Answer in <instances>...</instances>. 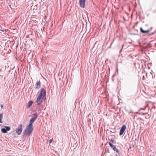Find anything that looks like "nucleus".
<instances>
[{
	"instance_id": "nucleus-5",
	"label": "nucleus",
	"mask_w": 156,
	"mask_h": 156,
	"mask_svg": "<svg viewBox=\"0 0 156 156\" xmlns=\"http://www.w3.org/2000/svg\"><path fill=\"white\" fill-rule=\"evenodd\" d=\"M33 117L31 118L29 121V123H33L35 120L37 119V113L33 114Z\"/></svg>"
},
{
	"instance_id": "nucleus-14",
	"label": "nucleus",
	"mask_w": 156,
	"mask_h": 156,
	"mask_svg": "<svg viewBox=\"0 0 156 156\" xmlns=\"http://www.w3.org/2000/svg\"><path fill=\"white\" fill-rule=\"evenodd\" d=\"M110 141L112 142V143H114V140H113L112 139H111V140H110Z\"/></svg>"
},
{
	"instance_id": "nucleus-2",
	"label": "nucleus",
	"mask_w": 156,
	"mask_h": 156,
	"mask_svg": "<svg viewBox=\"0 0 156 156\" xmlns=\"http://www.w3.org/2000/svg\"><path fill=\"white\" fill-rule=\"evenodd\" d=\"M32 123H29V124L27 126L25 130V134L27 136H29L33 130Z\"/></svg>"
},
{
	"instance_id": "nucleus-6",
	"label": "nucleus",
	"mask_w": 156,
	"mask_h": 156,
	"mask_svg": "<svg viewBox=\"0 0 156 156\" xmlns=\"http://www.w3.org/2000/svg\"><path fill=\"white\" fill-rule=\"evenodd\" d=\"M126 129V126L124 125H123L120 130V135H122L123 134Z\"/></svg>"
},
{
	"instance_id": "nucleus-8",
	"label": "nucleus",
	"mask_w": 156,
	"mask_h": 156,
	"mask_svg": "<svg viewBox=\"0 0 156 156\" xmlns=\"http://www.w3.org/2000/svg\"><path fill=\"white\" fill-rule=\"evenodd\" d=\"M79 4L80 7L84 8L85 5V1H79Z\"/></svg>"
},
{
	"instance_id": "nucleus-4",
	"label": "nucleus",
	"mask_w": 156,
	"mask_h": 156,
	"mask_svg": "<svg viewBox=\"0 0 156 156\" xmlns=\"http://www.w3.org/2000/svg\"><path fill=\"white\" fill-rule=\"evenodd\" d=\"M10 129V128L9 126H4V128H2L1 132L3 133H6Z\"/></svg>"
},
{
	"instance_id": "nucleus-11",
	"label": "nucleus",
	"mask_w": 156,
	"mask_h": 156,
	"mask_svg": "<svg viewBox=\"0 0 156 156\" xmlns=\"http://www.w3.org/2000/svg\"><path fill=\"white\" fill-rule=\"evenodd\" d=\"M33 103V101H30L28 102V108H29V107L31 106V105H32Z\"/></svg>"
},
{
	"instance_id": "nucleus-15",
	"label": "nucleus",
	"mask_w": 156,
	"mask_h": 156,
	"mask_svg": "<svg viewBox=\"0 0 156 156\" xmlns=\"http://www.w3.org/2000/svg\"><path fill=\"white\" fill-rule=\"evenodd\" d=\"M0 106H1V108H3V105H0Z\"/></svg>"
},
{
	"instance_id": "nucleus-3",
	"label": "nucleus",
	"mask_w": 156,
	"mask_h": 156,
	"mask_svg": "<svg viewBox=\"0 0 156 156\" xmlns=\"http://www.w3.org/2000/svg\"><path fill=\"white\" fill-rule=\"evenodd\" d=\"M22 124H20L18 126L17 128L16 129V132L18 135H20L22 133Z\"/></svg>"
},
{
	"instance_id": "nucleus-12",
	"label": "nucleus",
	"mask_w": 156,
	"mask_h": 156,
	"mask_svg": "<svg viewBox=\"0 0 156 156\" xmlns=\"http://www.w3.org/2000/svg\"><path fill=\"white\" fill-rule=\"evenodd\" d=\"M3 115L2 114H0V122L2 123V119Z\"/></svg>"
},
{
	"instance_id": "nucleus-9",
	"label": "nucleus",
	"mask_w": 156,
	"mask_h": 156,
	"mask_svg": "<svg viewBox=\"0 0 156 156\" xmlns=\"http://www.w3.org/2000/svg\"><path fill=\"white\" fill-rule=\"evenodd\" d=\"M40 82L39 81L37 82V83H36L35 84V89H38L40 87Z\"/></svg>"
},
{
	"instance_id": "nucleus-16",
	"label": "nucleus",
	"mask_w": 156,
	"mask_h": 156,
	"mask_svg": "<svg viewBox=\"0 0 156 156\" xmlns=\"http://www.w3.org/2000/svg\"><path fill=\"white\" fill-rule=\"evenodd\" d=\"M144 76H143V80H144Z\"/></svg>"
},
{
	"instance_id": "nucleus-1",
	"label": "nucleus",
	"mask_w": 156,
	"mask_h": 156,
	"mask_svg": "<svg viewBox=\"0 0 156 156\" xmlns=\"http://www.w3.org/2000/svg\"><path fill=\"white\" fill-rule=\"evenodd\" d=\"M46 91L44 89L42 88L41 89L40 92H38V96L37 97L36 103L38 105L41 104L42 103L44 99L45 98V93Z\"/></svg>"
},
{
	"instance_id": "nucleus-10",
	"label": "nucleus",
	"mask_w": 156,
	"mask_h": 156,
	"mask_svg": "<svg viewBox=\"0 0 156 156\" xmlns=\"http://www.w3.org/2000/svg\"><path fill=\"white\" fill-rule=\"evenodd\" d=\"M140 30L141 32L142 33H144V34L148 33L151 30H143V29L142 27L140 28Z\"/></svg>"
},
{
	"instance_id": "nucleus-7",
	"label": "nucleus",
	"mask_w": 156,
	"mask_h": 156,
	"mask_svg": "<svg viewBox=\"0 0 156 156\" xmlns=\"http://www.w3.org/2000/svg\"><path fill=\"white\" fill-rule=\"evenodd\" d=\"M109 144L110 147H111V148H112L114 151H116V152L118 153H119V151H118V149H116V147L114 146V145L110 142L109 143Z\"/></svg>"
},
{
	"instance_id": "nucleus-13",
	"label": "nucleus",
	"mask_w": 156,
	"mask_h": 156,
	"mask_svg": "<svg viewBox=\"0 0 156 156\" xmlns=\"http://www.w3.org/2000/svg\"><path fill=\"white\" fill-rule=\"evenodd\" d=\"M53 139H51V140H49V143L50 144L51 143V142H52V141H53Z\"/></svg>"
}]
</instances>
